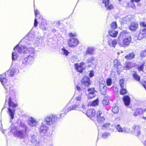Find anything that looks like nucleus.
<instances>
[{
  "mask_svg": "<svg viewBox=\"0 0 146 146\" xmlns=\"http://www.w3.org/2000/svg\"><path fill=\"white\" fill-rule=\"evenodd\" d=\"M31 44V41L28 43L26 42L25 46L20 45L19 44L17 45L14 48V52L12 54V58L13 61L16 60L19 56L16 51L19 53H29V55L26 57L24 58L22 60V64L24 65L31 64L34 60L35 57V50L33 48H28L26 46L28 44L30 45Z\"/></svg>",
  "mask_w": 146,
  "mask_h": 146,
  "instance_id": "1",
  "label": "nucleus"
},
{
  "mask_svg": "<svg viewBox=\"0 0 146 146\" xmlns=\"http://www.w3.org/2000/svg\"><path fill=\"white\" fill-rule=\"evenodd\" d=\"M58 118V117L52 114L45 116L41 123L40 128L39 131L40 134H43L46 133L49 129V127L48 126H50L54 124L57 121Z\"/></svg>",
  "mask_w": 146,
  "mask_h": 146,
  "instance_id": "2",
  "label": "nucleus"
},
{
  "mask_svg": "<svg viewBox=\"0 0 146 146\" xmlns=\"http://www.w3.org/2000/svg\"><path fill=\"white\" fill-rule=\"evenodd\" d=\"M7 77L6 76V74H3L2 75H0V81L2 84L4 88L6 91V93H9L13 95V93H14V91L13 90H11L10 86L8 85V84H6L7 81V79L6 78Z\"/></svg>",
  "mask_w": 146,
  "mask_h": 146,
  "instance_id": "3",
  "label": "nucleus"
},
{
  "mask_svg": "<svg viewBox=\"0 0 146 146\" xmlns=\"http://www.w3.org/2000/svg\"><path fill=\"white\" fill-rule=\"evenodd\" d=\"M122 37H125V38L123 40V46H122L125 47V46L128 45L131 41V38L130 34L127 33L126 31H123L119 34V38H120Z\"/></svg>",
  "mask_w": 146,
  "mask_h": 146,
  "instance_id": "4",
  "label": "nucleus"
},
{
  "mask_svg": "<svg viewBox=\"0 0 146 146\" xmlns=\"http://www.w3.org/2000/svg\"><path fill=\"white\" fill-rule=\"evenodd\" d=\"M96 117L98 122L99 124H102L105 121L106 119L104 114L101 111L99 110L97 112Z\"/></svg>",
  "mask_w": 146,
  "mask_h": 146,
  "instance_id": "5",
  "label": "nucleus"
},
{
  "mask_svg": "<svg viewBox=\"0 0 146 146\" xmlns=\"http://www.w3.org/2000/svg\"><path fill=\"white\" fill-rule=\"evenodd\" d=\"M140 25L145 28L140 31L138 37V39L141 40L146 36V23L144 22H141Z\"/></svg>",
  "mask_w": 146,
  "mask_h": 146,
  "instance_id": "6",
  "label": "nucleus"
},
{
  "mask_svg": "<svg viewBox=\"0 0 146 146\" xmlns=\"http://www.w3.org/2000/svg\"><path fill=\"white\" fill-rule=\"evenodd\" d=\"M79 43L78 40L76 38H70L68 40V45L70 47H74L77 46Z\"/></svg>",
  "mask_w": 146,
  "mask_h": 146,
  "instance_id": "7",
  "label": "nucleus"
},
{
  "mask_svg": "<svg viewBox=\"0 0 146 146\" xmlns=\"http://www.w3.org/2000/svg\"><path fill=\"white\" fill-rule=\"evenodd\" d=\"M99 82L100 83V93L102 95H105L106 93L107 89L106 86L104 84L105 81L102 80L101 82L100 81Z\"/></svg>",
  "mask_w": 146,
  "mask_h": 146,
  "instance_id": "8",
  "label": "nucleus"
},
{
  "mask_svg": "<svg viewBox=\"0 0 146 146\" xmlns=\"http://www.w3.org/2000/svg\"><path fill=\"white\" fill-rule=\"evenodd\" d=\"M82 85L85 86H88L90 84V78L88 76H84L81 81Z\"/></svg>",
  "mask_w": 146,
  "mask_h": 146,
  "instance_id": "9",
  "label": "nucleus"
},
{
  "mask_svg": "<svg viewBox=\"0 0 146 146\" xmlns=\"http://www.w3.org/2000/svg\"><path fill=\"white\" fill-rule=\"evenodd\" d=\"M15 111V108H8V113L10 117V122H11L12 120L14 118Z\"/></svg>",
  "mask_w": 146,
  "mask_h": 146,
  "instance_id": "10",
  "label": "nucleus"
},
{
  "mask_svg": "<svg viewBox=\"0 0 146 146\" xmlns=\"http://www.w3.org/2000/svg\"><path fill=\"white\" fill-rule=\"evenodd\" d=\"M37 121L35 118L32 117H29L28 121V124L31 127H35L37 125Z\"/></svg>",
  "mask_w": 146,
  "mask_h": 146,
  "instance_id": "11",
  "label": "nucleus"
},
{
  "mask_svg": "<svg viewBox=\"0 0 146 146\" xmlns=\"http://www.w3.org/2000/svg\"><path fill=\"white\" fill-rule=\"evenodd\" d=\"M71 110L70 107H65L64 108L62 111V112H63V113H62L60 114L59 117H58V118H60L61 117H63L67 113Z\"/></svg>",
  "mask_w": 146,
  "mask_h": 146,
  "instance_id": "12",
  "label": "nucleus"
},
{
  "mask_svg": "<svg viewBox=\"0 0 146 146\" xmlns=\"http://www.w3.org/2000/svg\"><path fill=\"white\" fill-rule=\"evenodd\" d=\"M141 127L139 126L136 125H134L132 127V129L133 130L135 131V135L137 136H140V135L141 134L140 129Z\"/></svg>",
  "mask_w": 146,
  "mask_h": 146,
  "instance_id": "13",
  "label": "nucleus"
},
{
  "mask_svg": "<svg viewBox=\"0 0 146 146\" xmlns=\"http://www.w3.org/2000/svg\"><path fill=\"white\" fill-rule=\"evenodd\" d=\"M96 91L95 90L94 88H89L88 90V92L89 94L88 96V98L89 99H92L94 97V93Z\"/></svg>",
  "mask_w": 146,
  "mask_h": 146,
  "instance_id": "14",
  "label": "nucleus"
},
{
  "mask_svg": "<svg viewBox=\"0 0 146 146\" xmlns=\"http://www.w3.org/2000/svg\"><path fill=\"white\" fill-rule=\"evenodd\" d=\"M31 142L36 146H40L41 141L38 137H31Z\"/></svg>",
  "mask_w": 146,
  "mask_h": 146,
  "instance_id": "15",
  "label": "nucleus"
},
{
  "mask_svg": "<svg viewBox=\"0 0 146 146\" xmlns=\"http://www.w3.org/2000/svg\"><path fill=\"white\" fill-rule=\"evenodd\" d=\"M17 70L14 68H11L9 70L4 74H6V76L7 74L9 76H12L17 73Z\"/></svg>",
  "mask_w": 146,
  "mask_h": 146,
  "instance_id": "16",
  "label": "nucleus"
},
{
  "mask_svg": "<svg viewBox=\"0 0 146 146\" xmlns=\"http://www.w3.org/2000/svg\"><path fill=\"white\" fill-rule=\"evenodd\" d=\"M12 98L10 96H9L8 98H6V101H7L8 99V104L9 106V108L11 107L12 108H15V107H16L17 106V104L13 102L12 101L11 99Z\"/></svg>",
  "mask_w": 146,
  "mask_h": 146,
  "instance_id": "17",
  "label": "nucleus"
},
{
  "mask_svg": "<svg viewBox=\"0 0 146 146\" xmlns=\"http://www.w3.org/2000/svg\"><path fill=\"white\" fill-rule=\"evenodd\" d=\"M41 23L40 25V27L42 30L45 31L47 29L46 26L47 25V23L46 21L43 18H41Z\"/></svg>",
  "mask_w": 146,
  "mask_h": 146,
  "instance_id": "18",
  "label": "nucleus"
},
{
  "mask_svg": "<svg viewBox=\"0 0 146 146\" xmlns=\"http://www.w3.org/2000/svg\"><path fill=\"white\" fill-rule=\"evenodd\" d=\"M108 44L110 46L115 47L117 44V41L115 39L112 40L111 38L108 37Z\"/></svg>",
  "mask_w": 146,
  "mask_h": 146,
  "instance_id": "19",
  "label": "nucleus"
},
{
  "mask_svg": "<svg viewBox=\"0 0 146 146\" xmlns=\"http://www.w3.org/2000/svg\"><path fill=\"white\" fill-rule=\"evenodd\" d=\"M96 114V111L94 109H90L87 110L86 115L89 117H93Z\"/></svg>",
  "mask_w": 146,
  "mask_h": 146,
  "instance_id": "20",
  "label": "nucleus"
},
{
  "mask_svg": "<svg viewBox=\"0 0 146 146\" xmlns=\"http://www.w3.org/2000/svg\"><path fill=\"white\" fill-rule=\"evenodd\" d=\"M135 64L129 61H126L125 63V66H124V69L127 70L135 66Z\"/></svg>",
  "mask_w": 146,
  "mask_h": 146,
  "instance_id": "21",
  "label": "nucleus"
},
{
  "mask_svg": "<svg viewBox=\"0 0 146 146\" xmlns=\"http://www.w3.org/2000/svg\"><path fill=\"white\" fill-rule=\"evenodd\" d=\"M146 112V108L144 109L137 108L136 109L135 112L133 114V115L134 116L136 117L142 113V112Z\"/></svg>",
  "mask_w": 146,
  "mask_h": 146,
  "instance_id": "22",
  "label": "nucleus"
},
{
  "mask_svg": "<svg viewBox=\"0 0 146 146\" xmlns=\"http://www.w3.org/2000/svg\"><path fill=\"white\" fill-rule=\"evenodd\" d=\"M123 100L126 106L129 105L130 101V98L128 96H125L123 97Z\"/></svg>",
  "mask_w": 146,
  "mask_h": 146,
  "instance_id": "23",
  "label": "nucleus"
},
{
  "mask_svg": "<svg viewBox=\"0 0 146 146\" xmlns=\"http://www.w3.org/2000/svg\"><path fill=\"white\" fill-rule=\"evenodd\" d=\"M26 131L23 130H20L17 131L15 133V135L17 136L18 137H23L25 135Z\"/></svg>",
  "mask_w": 146,
  "mask_h": 146,
  "instance_id": "24",
  "label": "nucleus"
},
{
  "mask_svg": "<svg viewBox=\"0 0 146 146\" xmlns=\"http://www.w3.org/2000/svg\"><path fill=\"white\" fill-rule=\"evenodd\" d=\"M138 24L135 22H132L131 25L129 27V29L131 31H135L137 28Z\"/></svg>",
  "mask_w": 146,
  "mask_h": 146,
  "instance_id": "25",
  "label": "nucleus"
},
{
  "mask_svg": "<svg viewBox=\"0 0 146 146\" xmlns=\"http://www.w3.org/2000/svg\"><path fill=\"white\" fill-rule=\"evenodd\" d=\"M103 3L105 4V6L107 7V9L111 10L113 8V6L112 5L110 4L109 5L110 3V1L109 0H103Z\"/></svg>",
  "mask_w": 146,
  "mask_h": 146,
  "instance_id": "26",
  "label": "nucleus"
},
{
  "mask_svg": "<svg viewBox=\"0 0 146 146\" xmlns=\"http://www.w3.org/2000/svg\"><path fill=\"white\" fill-rule=\"evenodd\" d=\"M83 99V94L81 93H78V95L76 96L75 99L77 102L79 103Z\"/></svg>",
  "mask_w": 146,
  "mask_h": 146,
  "instance_id": "27",
  "label": "nucleus"
},
{
  "mask_svg": "<svg viewBox=\"0 0 146 146\" xmlns=\"http://www.w3.org/2000/svg\"><path fill=\"white\" fill-rule=\"evenodd\" d=\"M109 34L110 36L113 37H116L117 35L118 32L115 31L112 29H111L109 31Z\"/></svg>",
  "mask_w": 146,
  "mask_h": 146,
  "instance_id": "28",
  "label": "nucleus"
},
{
  "mask_svg": "<svg viewBox=\"0 0 146 146\" xmlns=\"http://www.w3.org/2000/svg\"><path fill=\"white\" fill-rule=\"evenodd\" d=\"M9 129L10 130V132L15 135V133L17 131V127L13 124L11 125Z\"/></svg>",
  "mask_w": 146,
  "mask_h": 146,
  "instance_id": "29",
  "label": "nucleus"
},
{
  "mask_svg": "<svg viewBox=\"0 0 146 146\" xmlns=\"http://www.w3.org/2000/svg\"><path fill=\"white\" fill-rule=\"evenodd\" d=\"M75 66L77 71L80 73L82 72L83 70L84 69L82 67L80 66L79 64L77 63L75 64Z\"/></svg>",
  "mask_w": 146,
  "mask_h": 146,
  "instance_id": "30",
  "label": "nucleus"
},
{
  "mask_svg": "<svg viewBox=\"0 0 146 146\" xmlns=\"http://www.w3.org/2000/svg\"><path fill=\"white\" fill-rule=\"evenodd\" d=\"M94 59V57H91L88 58L87 60L86 61L87 63H91V64H89L88 65L89 67H91L92 65L93 64L92 62L93 61Z\"/></svg>",
  "mask_w": 146,
  "mask_h": 146,
  "instance_id": "31",
  "label": "nucleus"
},
{
  "mask_svg": "<svg viewBox=\"0 0 146 146\" xmlns=\"http://www.w3.org/2000/svg\"><path fill=\"white\" fill-rule=\"evenodd\" d=\"M114 64L117 68V69H119L121 67V65L120 64L119 61L117 59L114 60Z\"/></svg>",
  "mask_w": 146,
  "mask_h": 146,
  "instance_id": "32",
  "label": "nucleus"
},
{
  "mask_svg": "<svg viewBox=\"0 0 146 146\" xmlns=\"http://www.w3.org/2000/svg\"><path fill=\"white\" fill-rule=\"evenodd\" d=\"M133 77L135 79L138 81H139L140 80V76L138 75L136 72H133Z\"/></svg>",
  "mask_w": 146,
  "mask_h": 146,
  "instance_id": "33",
  "label": "nucleus"
},
{
  "mask_svg": "<svg viewBox=\"0 0 146 146\" xmlns=\"http://www.w3.org/2000/svg\"><path fill=\"white\" fill-rule=\"evenodd\" d=\"M125 80L124 79L122 78L121 79L119 80V85L121 88H123L124 87H125Z\"/></svg>",
  "mask_w": 146,
  "mask_h": 146,
  "instance_id": "34",
  "label": "nucleus"
},
{
  "mask_svg": "<svg viewBox=\"0 0 146 146\" xmlns=\"http://www.w3.org/2000/svg\"><path fill=\"white\" fill-rule=\"evenodd\" d=\"M135 56V54L133 52L130 53L125 56V58L127 60H130L133 58Z\"/></svg>",
  "mask_w": 146,
  "mask_h": 146,
  "instance_id": "35",
  "label": "nucleus"
},
{
  "mask_svg": "<svg viewBox=\"0 0 146 146\" xmlns=\"http://www.w3.org/2000/svg\"><path fill=\"white\" fill-rule=\"evenodd\" d=\"M109 98L108 97L106 96L105 97L102 101V104L104 105H107L109 103Z\"/></svg>",
  "mask_w": 146,
  "mask_h": 146,
  "instance_id": "36",
  "label": "nucleus"
},
{
  "mask_svg": "<svg viewBox=\"0 0 146 146\" xmlns=\"http://www.w3.org/2000/svg\"><path fill=\"white\" fill-rule=\"evenodd\" d=\"M131 18L129 16L125 17L122 19L123 23H127L128 22L130 21Z\"/></svg>",
  "mask_w": 146,
  "mask_h": 146,
  "instance_id": "37",
  "label": "nucleus"
},
{
  "mask_svg": "<svg viewBox=\"0 0 146 146\" xmlns=\"http://www.w3.org/2000/svg\"><path fill=\"white\" fill-rule=\"evenodd\" d=\"M71 110H78L80 108L79 105L74 104L70 106Z\"/></svg>",
  "mask_w": 146,
  "mask_h": 146,
  "instance_id": "38",
  "label": "nucleus"
},
{
  "mask_svg": "<svg viewBox=\"0 0 146 146\" xmlns=\"http://www.w3.org/2000/svg\"><path fill=\"white\" fill-rule=\"evenodd\" d=\"M94 51V47H89L87 49L86 52L88 54H92Z\"/></svg>",
  "mask_w": 146,
  "mask_h": 146,
  "instance_id": "39",
  "label": "nucleus"
},
{
  "mask_svg": "<svg viewBox=\"0 0 146 146\" xmlns=\"http://www.w3.org/2000/svg\"><path fill=\"white\" fill-rule=\"evenodd\" d=\"M112 112L115 113H117L119 111V108L116 106H115L113 107L112 109Z\"/></svg>",
  "mask_w": 146,
  "mask_h": 146,
  "instance_id": "40",
  "label": "nucleus"
},
{
  "mask_svg": "<svg viewBox=\"0 0 146 146\" xmlns=\"http://www.w3.org/2000/svg\"><path fill=\"white\" fill-rule=\"evenodd\" d=\"M115 128L118 131L120 132H123V128H122L119 125L116 126Z\"/></svg>",
  "mask_w": 146,
  "mask_h": 146,
  "instance_id": "41",
  "label": "nucleus"
},
{
  "mask_svg": "<svg viewBox=\"0 0 146 146\" xmlns=\"http://www.w3.org/2000/svg\"><path fill=\"white\" fill-rule=\"evenodd\" d=\"M35 18H39L40 19L42 18L41 16H40L39 14V12L36 9L35 10Z\"/></svg>",
  "mask_w": 146,
  "mask_h": 146,
  "instance_id": "42",
  "label": "nucleus"
},
{
  "mask_svg": "<svg viewBox=\"0 0 146 146\" xmlns=\"http://www.w3.org/2000/svg\"><path fill=\"white\" fill-rule=\"evenodd\" d=\"M111 29H115L117 27V25L116 22H114L112 23L111 26Z\"/></svg>",
  "mask_w": 146,
  "mask_h": 146,
  "instance_id": "43",
  "label": "nucleus"
},
{
  "mask_svg": "<svg viewBox=\"0 0 146 146\" xmlns=\"http://www.w3.org/2000/svg\"><path fill=\"white\" fill-rule=\"evenodd\" d=\"M127 92V90L125 88V87H124L123 88H121L120 91V94H121L123 95L126 94Z\"/></svg>",
  "mask_w": 146,
  "mask_h": 146,
  "instance_id": "44",
  "label": "nucleus"
},
{
  "mask_svg": "<svg viewBox=\"0 0 146 146\" xmlns=\"http://www.w3.org/2000/svg\"><path fill=\"white\" fill-rule=\"evenodd\" d=\"M62 50L63 52V54L66 56H67L69 53L68 51L64 47L62 49Z\"/></svg>",
  "mask_w": 146,
  "mask_h": 146,
  "instance_id": "45",
  "label": "nucleus"
},
{
  "mask_svg": "<svg viewBox=\"0 0 146 146\" xmlns=\"http://www.w3.org/2000/svg\"><path fill=\"white\" fill-rule=\"evenodd\" d=\"M110 125V124L109 122H107L104 123L102 125V129L107 128L109 127Z\"/></svg>",
  "mask_w": 146,
  "mask_h": 146,
  "instance_id": "46",
  "label": "nucleus"
},
{
  "mask_svg": "<svg viewBox=\"0 0 146 146\" xmlns=\"http://www.w3.org/2000/svg\"><path fill=\"white\" fill-rule=\"evenodd\" d=\"M20 126L21 127L23 128V129H22V130L26 131L27 127L25 123L21 122Z\"/></svg>",
  "mask_w": 146,
  "mask_h": 146,
  "instance_id": "47",
  "label": "nucleus"
},
{
  "mask_svg": "<svg viewBox=\"0 0 146 146\" xmlns=\"http://www.w3.org/2000/svg\"><path fill=\"white\" fill-rule=\"evenodd\" d=\"M99 103V101L98 99L94 100L91 103V105L92 106H95L98 105Z\"/></svg>",
  "mask_w": 146,
  "mask_h": 146,
  "instance_id": "48",
  "label": "nucleus"
},
{
  "mask_svg": "<svg viewBox=\"0 0 146 146\" xmlns=\"http://www.w3.org/2000/svg\"><path fill=\"white\" fill-rule=\"evenodd\" d=\"M76 88L77 90L79 91V92L78 93H83V92H84V90L81 89L79 86H77L76 87Z\"/></svg>",
  "mask_w": 146,
  "mask_h": 146,
  "instance_id": "49",
  "label": "nucleus"
},
{
  "mask_svg": "<svg viewBox=\"0 0 146 146\" xmlns=\"http://www.w3.org/2000/svg\"><path fill=\"white\" fill-rule=\"evenodd\" d=\"M144 146H146V137H141L140 139Z\"/></svg>",
  "mask_w": 146,
  "mask_h": 146,
  "instance_id": "50",
  "label": "nucleus"
},
{
  "mask_svg": "<svg viewBox=\"0 0 146 146\" xmlns=\"http://www.w3.org/2000/svg\"><path fill=\"white\" fill-rule=\"evenodd\" d=\"M125 133H129L131 132L130 129L128 127H123V132Z\"/></svg>",
  "mask_w": 146,
  "mask_h": 146,
  "instance_id": "51",
  "label": "nucleus"
},
{
  "mask_svg": "<svg viewBox=\"0 0 146 146\" xmlns=\"http://www.w3.org/2000/svg\"><path fill=\"white\" fill-rule=\"evenodd\" d=\"M128 5L129 7H132L133 9H135V5L134 2H131L128 4Z\"/></svg>",
  "mask_w": 146,
  "mask_h": 146,
  "instance_id": "52",
  "label": "nucleus"
},
{
  "mask_svg": "<svg viewBox=\"0 0 146 146\" xmlns=\"http://www.w3.org/2000/svg\"><path fill=\"white\" fill-rule=\"evenodd\" d=\"M107 84L108 86H110L112 84V80L111 78L108 79L106 81Z\"/></svg>",
  "mask_w": 146,
  "mask_h": 146,
  "instance_id": "53",
  "label": "nucleus"
},
{
  "mask_svg": "<svg viewBox=\"0 0 146 146\" xmlns=\"http://www.w3.org/2000/svg\"><path fill=\"white\" fill-rule=\"evenodd\" d=\"M39 19H40L39 18H35L34 23V26L35 27H36L37 26L38 24V22L37 21V20H38Z\"/></svg>",
  "mask_w": 146,
  "mask_h": 146,
  "instance_id": "54",
  "label": "nucleus"
},
{
  "mask_svg": "<svg viewBox=\"0 0 146 146\" xmlns=\"http://www.w3.org/2000/svg\"><path fill=\"white\" fill-rule=\"evenodd\" d=\"M140 56L142 57H144L146 56V53L145 50L142 51L140 53Z\"/></svg>",
  "mask_w": 146,
  "mask_h": 146,
  "instance_id": "55",
  "label": "nucleus"
},
{
  "mask_svg": "<svg viewBox=\"0 0 146 146\" xmlns=\"http://www.w3.org/2000/svg\"><path fill=\"white\" fill-rule=\"evenodd\" d=\"M68 36L74 38L75 36H77V34H76L75 33L74 34H73L72 33H70L68 34Z\"/></svg>",
  "mask_w": 146,
  "mask_h": 146,
  "instance_id": "56",
  "label": "nucleus"
},
{
  "mask_svg": "<svg viewBox=\"0 0 146 146\" xmlns=\"http://www.w3.org/2000/svg\"><path fill=\"white\" fill-rule=\"evenodd\" d=\"M110 136V134L108 133H105L103 134L102 135V137H107Z\"/></svg>",
  "mask_w": 146,
  "mask_h": 146,
  "instance_id": "57",
  "label": "nucleus"
},
{
  "mask_svg": "<svg viewBox=\"0 0 146 146\" xmlns=\"http://www.w3.org/2000/svg\"><path fill=\"white\" fill-rule=\"evenodd\" d=\"M89 76L90 77H92L94 76V71L93 70H91L90 71L89 74Z\"/></svg>",
  "mask_w": 146,
  "mask_h": 146,
  "instance_id": "58",
  "label": "nucleus"
},
{
  "mask_svg": "<svg viewBox=\"0 0 146 146\" xmlns=\"http://www.w3.org/2000/svg\"><path fill=\"white\" fill-rule=\"evenodd\" d=\"M85 63L83 62H82L80 63V64H79V66H80L81 67H82L84 69V68L85 67Z\"/></svg>",
  "mask_w": 146,
  "mask_h": 146,
  "instance_id": "59",
  "label": "nucleus"
},
{
  "mask_svg": "<svg viewBox=\"0 0 146 146\" xmlns=\"http://www.w3.org/2000/svg\"><path fill=\"white\" fill-rule=\"evenodd\" d=\"M143 65H142L138 68V70L139 71H143Z\"/></svg>",
  "mask_w": 146,
  "mask_h": 146,
  "instance_id": "60",
  "label": "nucleus"
},
{
  "mask_svg": "<svg viewBox=\"0 0 146 146\" xmlns=\"http://www.w3.org/2000/svg\"><path fill=\"white\" fill-rule=\"evenodd\" d=\"M140 0H131V1L132 2H135L137 3L140 1Z\"/></svg>",
  "mask_w": 146,
  "mask_h": 146,
  "instance_id": "61",
  "label": "nucleus"
},
{
  "mask_svg": "<svg viewBox=\"0 0 146 146\" xmlns=\"http://www.w3.org/2000/svg\"><path fill=\"white\" fill-rule=\"evenodd\" d=\"M82 108L84 109H85V106L83 105H82Z\"/></svg>",
  "mask_w": 146,
  "mask_h": 146,
  "instance_id": "62",
  "label": "nucleus"
},
{
  "mask_svg": "<svg viewBox=\"0 0 146 146\" xmlns=\"http://www.w3.org/2000/svg\"><path fill=\"white\" fill-rule=\"evenodd\" d=\"M6 131V130H3L2 131V132L4 134L5 132Z\"/></svg>",
  "mask_w": 146,
  "mask_h": 146,
  "instance_id": "63",
  "label": "nucleus"
},
{
  "mask_svg": "<svg viewBox=\"0 0 146 146\" xmlns=\"http://www.w3.org/2000/svg\"><path fill=\"white\" fill-rule=\"evenodd\" d=\"M143 118L144 119L146 120V117L143 116Z\"/></svg>",
  "mask_w": 146,
  "mask_h": 146,
  "instance_id": "64",
  "label": "nucleus"
}]
</instances>
